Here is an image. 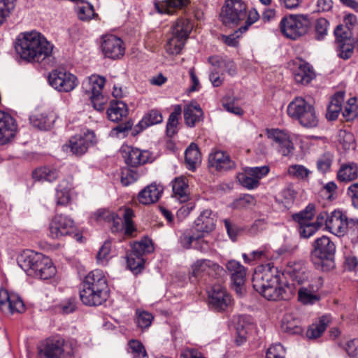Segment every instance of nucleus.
Instances as JSON below:
<instances>
[{"instance_id": "50", "label": "nucleus", "mask_w": 358, "mask_h": 358, "mask_svg": "<svg viewBox=\"0 0 358 358\" xmlns=\"http://www.w3.org/2000/svg\"><path fill=\"white\" fill-rule=\"evenodd\" d=\"M251 24H245L244 26L236 29L233 34L227 36L222 34L220 36V38L228 46L237 47L238 45V38L241 36L243 33L248 30L249 27Z\"/></svg>"}, {"instance_id": "53", "label": "nucleus", "mask_w": 358, "mask_h": 358, "mask_svg": "<svg viewBox=\"0 0 358 358\" xmlns=\"http://www.w3.org/2000/svg\"><path fill=\"white\" fill-rule=\"evenodd\" d=\"M314 214L315 206L309 204L304 210L294 215L293 218L295 221L298 222L299 224H303L310 223V221L313 217Z\"/></svg>"}, {"instance_id": "43", "label": "nucleus", "mask_w": 358, "mask_h": 358, "mask_svg": "<svg viewBox=\"0 0 358 358\" xmlns=\"http://www.w3.org/2000/svg\"><path fill=\"white\" fill-rule=\"evenodd\" d=\"M72 185L67 180H62L57 186L56 199L57 205L64 206L71 200V191Z\"/></svg>"}, {"instance_id": "21", "label": "nucleus", "mask_w": 358, "mask_h": 358, "mask_svg": "<svg viewBox=\"0 0 358 358\" xmlns=\"http://www.w3.org/2000/svg\"><path fill=\"white\" fill-rule=\"evenodd\" d=\"M292 74L296 83L307 85L315 78L313 67L303 60L293 62Z\"/></svg>"}, {"instance_id": "11", "label": "nucleus", "mask_w": 358, "mask_h": 358, "mask_svg": "<svg viewBox=\"0 0 358 358\" xmlns=\"http://www.w3.org/2000/svg\"><path fill=\"white\" fill-rule=\"evenodd\" d=\"M50 85L59 92H69L78 85L77 78L64 69H55L48 77Z\"/></svg>"}, {"instance_id": "40", "label": "nucleus", "mask_w": 358, "mask_h": 358, "mask_svg": "<svg viewBox=\"0 0 358 358\" xmlns=\"http://www.w3.org/2000/svg\"><path fill=\"white\" fill-rule=\"evenodd\" d=\"M163 121L162 113L157 109H152L146 113L136 127L142 131L149 127L161 123Z\"/></svg>"}, {"instance_id": "63", "label": "nucleus", "mask_w": 358, "mask_h": 358, "mask_svg": "<svg viewBox=\"0 0 358 358\" xmlns=\"http://www.w3.org/2000/svg\"><path fill=\"white\" fill-rule=\"evenodd\" d=\"M246 169L248 170V173L257 179L259 183L261 178L266 176L269 171V168L267 166L250 167Z\"/></svg>"}, {"instance_id": "49", "label": "nucleus", "mask_w": 358, "mask_h": 358, "mask_svg": "<svg viewBox=\"0 0 358 358\" xmlns=\"http://www.w3.org/2000/svg\"><path fill=\"white\" fill-rule=\"evenodd\" d=\"M339 145L345 151L355 150L356 147L354 135L346 130H340L338 133Z\"/></svg>"}, {"instance_id": "25", "label": "nucleus", "mask_w": 358, "mask_h": 358, "mask_svg": "<svg viewBox=\"0 0 358 358\" xmlns=\"http://www.w3.org/2000/svg\"><path fill=\"white\" fill-rule=\"evenodd\" d=\"M162 192V186L152 183L138 193V200L143 205L155 203L159 199Z\"/></svg>"}, {"instance_id": "48", "label": "nucleus", "mask_w": 358, "mask_h": 358, "mask_svg": "<svg viewBox=\"0 0 358 358\" xmlns=\"http://www.w3.org/2000/svg\"><path fill=\"white\" fill-rule=\"evenodd\" d=\"M298 121L303 127L313 128L317 127L319 120L314 107L310 105L299 117Z\"/></svg>"}, {"instance_id": "47", "label": "nucleus", "mask_w": 358, "mask_h": 358, "mask_svg": "<svg viewBox=\"0 0 358 358\" xmlns=\"http://www.w3.org/2000/svg\"><path fill=\"white\" fill-rule=\"evenodd\" d=\"M182 111L180 105H176L173 111L170 114L166 123V134L171 137L177 133L179 117Z\"/></svg>"}, {"instance_id": "44", "label": "nucleus", "mask_w": 358, "mask_h": 358, "mask_svg": "<svg viewBox=\"0 0 358 358\" xmlns=\"http://www.w3.org/2000/svg\"><path fill=\"white\" fill-rule=\"evenodd\" d=\"M355 24H338L334 29L336 43L354 41L353 29Z\"/></svg>"}, {"instance_id": "2", "label": "nucleus", "mask_w": 358, "mask_h": 358, "mask_svg": "<svg viewBox=\"0 0 358 358\" xmlns=\"http://www.w3.org/2000/svg\"><path fill=\"white\" fill-rule=\"evenodd\" d=\"M54 45L40 32H21L15 41V50L20 57L28 62L41 63L52 55Z\"/></svg>"}, {"instance_id": "38", "label": "nucleus", "mask_w": 358, "mask_h": 358, "mask_svg": "<svg viewBox=\"0 0 358 358\" xmlns=\"http://www.w3.org/2000/svg\"><path fill=\"white\" fill-rule=\"evenodd\" d=\"M345 93L336 92L331 98L327 108V117L330 120H336L342 110V104L344 101Z\"/></svg>"}, {"instance_id": "15", "label": "nucleus", "mask_w": 358, "mask_h": 358, "mask_svg": "<svg viewBox=\"0 0 358 358\" xmlns=\"http://www.w3.org/2000/svg\"><path fill=\"white\" fill-rule=\"evenodd\" d=\"M327 229L337 236H343L348 231H351L350 220L340 210H334L327 221Z\"/></svg>"}, {"instance_id": "36", "label": "nucleus", "mask_w": 358, "mask_h": 358, "mask_svg": "<svg viewBox=\"0 0 358 358\" xmlns=\"http://www.w3.org/2000/svg\"><path fill=\"white\" fill-rule=\"evenodd\" d=\"M236 329V337L235 342L237 345H241L246 341L248 334L252 330L253 325L246 317L241 316L238 317Z\"/></svg>"}, {"instance_id": "23", "label": "nucleus", "mask_w": 358, "mask_h": 358, "mask_svg": "<svg viewBox=\"0 0 358 358\" xmlns=\"http://www.w3.org/2000/svg\"><path fill=\"white\" fill-rule=\"evenodd\" d=\"M268 138H271L278 145V152L283 156H290L294 151V145L289 135L280 129H270L267 131Z\"/></svg>"}, {"instance_id": "64", "label": "nucleus", "mask_w": 358, "mask_h": 358, "mask_svg": "<svg viewBox=\"0 0 358 358\" xmlns=\"http://www.w3.org/2000/svg\"><path fill=\"white\" fill-rule=\"evenodd\" d=\"M333 162V155L330 153L323 155L317 161V168L323 173L328 171Z\"/></svg>"}, {"instance_id": "4", "label": "nucleus", "mask_w": 358, "mask_h": 358, "mask_svg": "<svg viewBox=\"0 0 358 358\" xmlns=\"http://www.w3.org/2000/svg\"><path fill=\"white\" fill-rule=\"evenodd\" d=\"M311 251V261L318 270L329 271L335 267L334 256L336 246L330 238L322 236L317 238Z\"/></svg>"}, {"instance_id": "45", "label": "nucleus", "mask_w": 358, "mask_h": 358, "mask_svg": "<svg viewBox=\"0 0 358 358\" xmlns=\"http://www.w3.org/2000/svg\"><path fill=\"white\" fill-rule=\"evenodd\" d=\"M185 162L188 169L194 170L201 162V153L195 143H191L185 150Z\"/></svg>"}, {"instance_id": "51", "label": "nucleus", "mask_w": 358, "mask_h": 358, "mask_svg": "<svg viewBox=\"0 0 358 358\" xmlns=\"http://www.w3.org/2000/svg\"><path fill=\"white\" fill-rule=\"evenodd\" d=\"M77 13L78 18L82 21L99 20V16L95 13L93 6L88 3L85 6H79Z\"/></svg>"}, {"instance_id": "62", "label": "nucleus", "mask_w": 358, "mask_h": 358, "mask_svg": "<svg viewBox=\"0 0 358 358\" xmlns=\"http://www.w3.org/2000/svg\"><path fill=\"white\" fill-rule=\"evenodd\" d=\"M138 178V174L134 170L125 169L121 173V182L124 186H128L136 181Z\"/></svg>"}, {"instance_id": "32", "label": "nucleus", "mask_w": 358, "mask_h": 358, "mask_svg": "<svg viewBox=\"0 0 358 358\" xmlns=\"http://www.w3.org/2000/svg\"><path fill=\"white\" fill-rule=\"evenodd\" d=\"M319 287L312 284L301 286L298 290V299L303 304H314L320 300L317 294Z\"/></svg>"}, {"instance_id": "10", "label": "nucleus", "mask_w": 358, "mask_h": 358, "mask_svg": "<svg viewBox=\"0 0 358 358\" xmlns=\"http://www.w3.org/2000/svg\"><path fill=\"white\" fill-rule=\"evenodd\" d=\"M100 48L102 54L106 58L113 60L122 57L125 47L122 40L114 34H104L101 37Z\"/></svg>"}, {"instance_id": "31", "label": "nucleus", "mask_w": 358, "mask_h": 358, "mask_svg": "<svg viewBox=\"0 0 358 358\" xmlns=\"http://www.w3.org/2000/svg\"><path fill=\"white\" fill-rule=\"evenodd\" d=\"M173 196L180 203H185L189 199V190L187 179L184 177L176 178L172 182Z\"/></svg>"}, {"instance_id": "27", "label": "nucleus", "mask_w": 358, "mask_h": 358, "mask_svg": "<svg viewBox=\"0 0 358 358\" xmlns=\"http://www.w3.org/2000/svg\"><path fill=\"white\" fill-rule=\"evenodd\" d=\"M10 312L22 313L24 310V305L21 299L15 294H8L7 291H0V308L3 310V306H7Z\"/></svg>"}, {"instance_id": "17", "label": "nucleus", "mask_w": 358, "mask_h": 358, "mask_svg": "<svg viewBox=\"0 0 358 358\" xmlns=\"http://www.w3.org/2000/svg\"><path fill=\"white\" fill-rule=\"evenodd\" d=\"M121 152L125 162L131 166L143 165L152 161V154L148 150L127 146L122 148Z\"/></svg>"}, {"instance_id": "46", "label": "nucleus", "mask_w": 358, "mask_h": 358, "mask_svg": "<svg viewBox=\"0 0 358 358\" xmlns=\"http://www.w3.org/2000/svg\"><path fill=\"white\" fill-rule=\"evenodd\" d=\"M34 180L52 182L58 178V171L55 168L47 166L36 169L32 173Z\"/></svg>"}, {"instance_id": "60", "label": "nucleus", "mask_w": 358, "mask_h": 358, "mask_svg": "<svg viewBox=\"0 0 358 358\" xmlns=\"http://www.w3.org/2000/svg\"><path fill=\"white\" fill-rule=\"evenodd\" d=\"M286 351L280 343L272 345L266 351V358H285Z\"/></svg>"}, {"instance_id": "19", "label": "nucleus", "mask_w": 358, "mask_h": 358, "mask_svg": "<svg viewBox=\"0 0 358 358\" xmlns=\"http://www.w3.org/2000/svg\"><path fill=\"white\" fill-rule=\"evenodd\" d=\"M108 290L93 289L83 286L80 291V298L83 304L89 306L101 305L108 298Z\"/></svg>"}, {"instance_id": "6", "label": "nucleus", "mask_w": 358, "mask_h": 358, "mask_svg": "<svg viewBox=\"0 0 358 358\" xmlns=\"http://www.w3.org/2000/svg\"><path fill=\"white\" fill-rule=\"evenodd\" d=\"M37 358H73V352L63 338L48 339L38 345Z\"/></svg>"}, {"instance_id": "52", "label": "nucleus", "mask_w": 358, "mask_h": 358, "mask_svg": "<svg viewBox=\"0 0 358 358\" xmlns=\"http://www.w3.org/2000/svg\"><path fill=\"white\" fill-rule=\"evenodd\" d=\"M343 115L347 121L352 120L358 115V104L356 98H350L343 111Z\"/></svg>"}, {"instance_id": "58", "label": "nucleus", "mask_w": 358, "mask_h": 358, "mask_svg": "<svg viewBox=\"0 0 358 358\" xmlns=\"http://www.w3.org/2000/svg\"><path fill=\"white\" fill-rule=\"evenodd\" d=\"M240 183L245 187L249 189L257 188L259 183L258 180L253 176L248 173V170H245L244 173H241L238 176Z\"/></svg>"}, {"instance_id": "5", "label": "nucleus", "mask_w": 358, "mask_h": 358, "mask_svg": "<svg viewBox=\"0 0 358 358\" xmlns=\"http://www.w3.org/2000/svg\"><path fill=\"white\" fill-rule=\"evenodd\" d=\"M222 22H256L259 15L256 9L246 11L245 3L241 0H226L220 13Z\"/></svg>"}, {"instance_id": "56", "label": "nucleus", "mask_w": 358, "mask_h": 358, "mask_svg": "<svg viewBox=\"0 0 358 358\" xmlns=\"http://www.w3.org/2000/svg\"><path fill=\"white\" fill-rule=\"evenodd\" d=\"M130 352L134 355V358H145L146 350L143 344L137 340H131L128 343Z\"/></svg>"}, {"instance_id": "24", "label": "nucleus", "mask_w": 358, "mask_h": 358, "mask_svg": "<svg viewBox=\"0 0 358 358\" xmlns=\"http://www.w3.org/2000/svg\"><path fill=\"white\" fill-rule=\"evenodd\" d=\"M56 120V115L51 110L36 111L29 117L30 123L41 130L50 129Z\"/></svg>"}, {"instance_id": "54", "label": "nucleus", "mask_w": 358, "mask_h": 358, "mask_svg": "<svg viewBox=\"0 0 358 358\" xmlns=\"http://www.w3.org/2000/svg\"><path fill=\"white\" fill-rule=\"evenodd\" d=\"M16 0H0V22H3L10 16L15 7Z\"/></svg>"}, {"instance_id": "13", "label": "nucleus", "mask_w": 358, "mask_h": 358, "mask_svg": "<svg viewBox=\"0 0 358 358\" xmlns=\"http://www.w3.org/2000/svg\"><path fill=\"white\" fill-rule=\"evenodd\" d=\"M96 139L94 131H87L83 134L76 135L71 138L68 147L75 155L85 154L90 146L94 145Z\"/></svg>"}, {"instance_id": "18", "label": "nucleus", "mask_w": 358, "mask_h": 358, "mask_svg": "<svg viewBox=\"0 0 358 358\" xmlns=\"http://www.w3.org/2000/svg\"><path fill=\"white\" fill-rule=\"evenodd\" d=\"M17 133L15 119L8 113L0 110V144L9 143Z\"/></svg>"}, {"instance_id": "8", "label": "nucleus", "mask_w": 358, "mask_h": 358, "mask_svg": "<svg viewBox=\"0 0 358 358\" xmlns=\"http://www.w3.org/2000/svg\"><path fill=\"white\" fill-rule=\"evenodd\" d=\"M193 27L192 24H173L171 28V36L165 45V50L170 55L181 52Z\"/></svg>"}, {"instance_id": "37", "label": "nucleus", "mask_w": 358, "mask_h": 358, "mask_svg": "<svg viewBox=\"0 0 358 358\" xmlns=\"http://www.w3.org/2000/svg\"><path fill=\"white\" fill-rule=\"evenodd\" d=\"M331 318L330 315L322 316L318 322L311 324L306 331V336L310 339H315L319 338L327 327L331 323Z\"/></svg>"}, {"instance_id": "22", "label": "nucleus", "mask_w": 358, "mask_h": 358, "mask_svg": "<svg viewBox=\"0 0 358 358\" xmlns=\"http://www.w3.org/2000/svg\"><path fill=\"white\" fill-rule=\"evenodd\" d=\"M216 215L210 209L203 210L194 222V229L203 238L215 227Z\"/></svg>"}, {"instance_id": "30", "label": "nucleus", "mask_w": 358, "mask_h": 358, "mask_svg": "<svg viewBox=\"0 0 358 358\" xmlns=\"http://www.w3.org/2000/svg\"><path fill=\"white\" fill-rule=\"evenodd\" d=\"M83 286L89 287L93 289L108 290L106 278L102 271L95 269L90 272L85 278Z\"/></svg>"}, {"instance_id": "57", "label": "nucleus", "mask_w": 358, "mask_h": 358, "mask_svg": "<svg viewBox=\"0 0 358 358\" xmlns=\"http://www.w3.org/2000/svg\"><path fill=\"white\" fill-rule=\"evenodd\" d=\"M203 238L198 232L197 234H191L189 231L184 232L180 237L181 245L186 249L190 248L192 243L196 241L199 243V240Z\"/></svg>"}, {"instance_id": "41", "label": "nucleus", "mask_w": 358, "mask_h": 358, "mask_svg": "<svg viewBox=\"0 0 358 358\" xmlns=\"http://www.w3.org/2000/svg\"><path fill=\"white\" fill-rule=\"evenodd\" d=\"M310 106L301 97H296L287 106V114L292 118L299 120L306 110Z\"/></svg>"}, {"instance_id": "29", "label": "nucleus", "mask_w": 358, "mask_h": 358, "mask_svg": "<svg viewBox=\"0 0 358 358\" xmlns=\"http://www.w3.org/2000/svg\"><path fill=\"white\" fill-rule=\"evenodd\" d=\"M106 78L98 75H92L85 78L82 83V89L89 96L102 93Z\"/></svg>"}, {"instance_id": "59", "label": "nucleus", "mask_w": 358, "mask_h": 358, "mask_svg": "<svg viewBox=\"0 0 358 358\" xmlns=\"http://www.w3.org/2000/svg\"><path fill=\"white\" fill-rule=\"evenodd\" d=\"M136 323L138 327L141 329L148 328L152 323L153 316L148 312L146 311H136Z\"/></svg>"}, {"instance_id": "55", "label": "nucleus", "mask_w": 358, "mask_h": 358, "mask_svg": "<svg viewBox=\"0 0 358 358\" xmlns=\"http://www.w3.org/2000/svg\"><path fill=\"white\" fill-rule=\"evenodd\" d=\"M353 42L354 41H345L336 43L339 57L343 59H348L351 57L354 50Z\"/></svg>"}, {"instance_id": "3", "label": "nucleus", "mask_w": 358, "mask_h": 358, "mask_svg": "<svg viewBox=\"0 0 358 358\" xmlns=\"http://www.w3.org/2000/svg\"><path fill=\"white\" fill-rule=\"evenodd\" d=\"M17 264L29 275L46 280L56 273L52 260L32 250H24L17 257Z\"/></svg>"}, {"instance_id": "33", "label": "nucleus", "mask_w": 358, "mask_h": 358, "mask_svg": "<svg viewBox=\"0 0 358 358\" xmlns=\"http://www.w3.org/2000/svg\"><path fill=\"white\" fill-rule=\"evenodd\" d=\"M309 24H280V31L287 38L294 40L305 34Z\"/></svg>"}, {"instance_id": "14", "label": "nucleus", "mask_w": 358, "mask_h": 358, "mask_svg": "<svg viewBox=\"0 0 358 358\" xmlns=\"http://www.w3.org/2000/svg\"><path fill=\"white\" fill-rule=\"evenodd\" d=\"M209 304L217 311L225 310L231 303L230 295L220 285H215L208 291Z\"/></svg>"}, {"instance_id": "7", "label": "nucleus", "mask_w": 358, "mask_h": 358, "mask_svg": "<svg viewBox=\"0 0 358 358\" xmlns=\"http://www.w3.org/2000/svg\"><path fill=\"white\" fill-rule=\"evenodd\" d=\"M154 250L152 241L148 238H143L140 241L132 245L131 251L127 255V266L135 273H140L144 268L145 259L143 255L151 253Z\"/></svg>"}, {"instance_id": "9", "label": "nucleus", "mask_w": 358, "mask_h": 358, "mask_svg": "<svg viewBox=\"0 0 358 358\" xmlns=\"http://www.w3.org/2000/svg\"><path fill=\"white\" fill-rule=\"evenodd\" d=\"M222 268L215 262L206 259H198L190 267L189 279L195 281H206L208 278H215L222 272Z\"/></svg>"}, {"instance_id": "61", "label": "nucleus", "mask_w": 358, "mask_h": 358, "mask_svg": "<svg viewBox=\"0 0 358 358\" xmlns=\"http://www.w3.org/2000/svg\"><path fill=\"white\" fill-rule=\"evenodd\" d=\"M288 173L298 179H304L308 176L310 171L305 166L296 164L288 168Z\"/></svg>"}, {"instance_id": "20", "label": "nucleus", "mask_w": 358, "mask_h": 358, "mask_svg": "<svg viewBox=\"0 0 358 358\" xmlns=\"http://www.w3.org/2000/svg\"><path fill=\"white\" fill-rule=\"evenodd\" d=\"M122 216L124 222H122V218L117 214L115 215L114 219L111 221V231L113 233H117L124 229V234L126 235H131L133 232L136 231V228L132 221L134 217V211L131 208H126L124 209Z\"/></svg>"}, {"instance_id": "39", "label": "nucleus", "mask_w": 358, "mask_h": 358, "mask_svg": "<svg viewBox=\"0 0 358 358\" xmlns=\"http://www.w3.org/2000/svg\"><path fill=\"white\" fill-rule=\"evenodd\" d=\"M127 114V106L122 101L111 103L110 108L107 110L108 117L112 122L122 121Z\"/></svg>"}, {"instance_id": "16", "label": "nucleus", "mask_w": 358, "mask_h": 358, "mask_svg": "<svg viewBox=\"0 0 358 358\" xmlns=\"http://www.w3.org/2000/svg\"><path fill=\"white\" fill-rule=\"evenodd\" d=\"M227 268L231 275L233 288L238 295L241 296L244 291L245 268L240 262L230 260L227 264Z\"/></svg>"}, {"instance_id": "42", "label": "nucleus", "mask_w": 358, "mask_h": 358, "mask_svg": "<svg viewBox=\"0 0 358 358\" xmlns=\"http://www.w3.org/2000/svg\"><path fill=\"white\" fill-rule=\"evenodd\" d=\"M281 327L283 331L290 334H299L302 332L301 321L292 313L284 316Z\"/></svg>"}, {"instance_id": "12", "label": "nucleus", "mask_w": 358, "mask_h": 358, "mask_svg": "<svg viewBox=\"0 0 358 358\" xmlns=\"http://www.w3.org/2000/svg\"><path fill=\"white\" fill-rule=\"evenodd\" d=\"M76 229L72 219L62 214L56 215L50 222L49 236L54 239H58L71 235Z\"/></svg>"}, {"instance_id": "1", "label": "nucleus", "mask_w": 358, "mask_h": 358, "mask_svg": "<svg viewBox=\"0 0 358 358\" xmlns=\"http://www.w3.org/2000/svg\"><path fill=\"white\" fill-rule=\"evenodd\" d=\"M280 276L278 268L270 264L258 266L252 275V286L267 300H287L292 294V289L280 282Z\"/></svg>"}, {"instance_id": "26", "label": "nucleus", "mask_w": 358, "mask_h": 358, "mask_svg": "<svg viewBox=\"0 0 358 358\" xmlns=\"http://www.w3.org/2000/svg\"><path fill=\"white\" fill-rule=\"evenodd\" d=\"M183 113L185 123L189 127H194L197 123L203 121V110L196 103L191 102L185 105Z\"/></svg>"}, {"instance_id": "28", "label": "nucleus", "mask_w": 358, "mask_h": 358, "mask_svg": "<svg viewBox=\"0 0 358 358\" xmlns=\"http://www.w3.org/2000/svg\"><path fill=\"white\" fill-rule=\"evenodd\" d=\"M210 166L217 171H227L234 168L235 163L229 156L223 151H216L209 157Z\"/></svg>"}, {"instance_id": "34", "label": "nucleus", "mask_w": 358, "mask_h": 358, "mask_svg": "<svg viewBox=\"0 0 358 358\" xmlns=\"http://www.w3.org/2000/svg\"><path fill=\"white\" fill-rule=\"evenodd\" d=\"M189 0H164L155 2V6L158 13L171 15L178 8L187 6Z\"/></svg>"}, {"instance_id": "35", "label": "nucleus", "mask_w": 358, "mask_h": 358, "mask_svg": "<svg viewBox=\"0 0 358 358\" xmlns=\"http://www.w3.org/2000/svg\"><path fill=\"white\" fill-rule=\"evenodd\" d=\"M358 177V166L354 162L343 164L337 173L338 180L348 182Z\"/></svg>"}]
</instances>
